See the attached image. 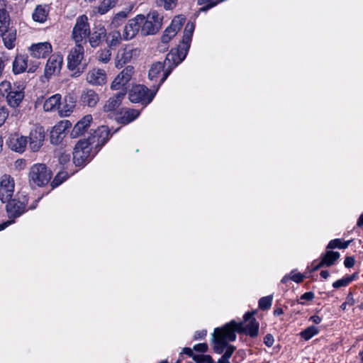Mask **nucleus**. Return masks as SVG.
<instances>
[{
  "instance_id": "nucleus-11",
  "label": "nucleus",
  "mask_w": 363,
  "mask_h": 363,
  "mask_svg": "<svg viewBox=\"0 0 363 363\" xmlns=\"http://www.w3.org/2000/svg\"><path fill=\"white\" fill-rule=\"evenodd\" d=\"M14 189V179L9 174L1 176L0 178V200L3 203L9 201L12 198Z\"/></svg>"
},
{
  "instance_id": "nucleus-25",
  "label": "nucleus",
  "mask_w": 363,
  "mask_h": 363,
  "mask_svg": "<svg viewBox=\"0 0 363 363\" xmlns=\"http://www.w3.org/2000/svg\"><path fill=\"white\" fill-rule=\"evenodd\" d=\"M92 116L90 114L84 116L72 128L70 135L72 138H76L82 135L89 127L92 121Z\"/></svg>"
},
{
  "instance_id": "nucleus-31",
  "label": "nucleus",
  "mask_w": 363,
  "mask_h": 363,
  "mask_svg": "<svg viewBox=\"0 0 363 363\" xmlns=\"http://www.w3.org/2000/svg\"><path fill=\"white\" fill-rule=\"evenodd\" d=\"M139 115L140 111L138 110L125 109L123 111V115L122 116L117 117L116 118L119 123L128 124L137 118Z\"/></svg>"
},
{
  "instance_id": "nucleus-1",
  "label": "nucleus",
  "mask_w": 363,
  "mask_h": 363,
  "mask_svg": "<svg viewBox=\"0 0 363 363\" xmlns=\"http://www.w3.org/2000/svg\"><path fill=\"white\" fill-rule=\"evenodd\" d=\"M255 311L247 312L244 315L243 322L231 320L223 328H217L213 334V350L218 354H222L226 342L236 339L235 332L245 333L252 337H256L259 331V323L255 318Z\"/></svg>"
},
{
  "instance_id": "nucleus-19",
  "label": "nucleus",
  "mask_w": 363,
  "mask_h": 363,
  "mask_svg": "<svg viewBox=\"0 0 363 363\" xmlns=\"http://www.w3.org/2000/svg\"><path fill=\"white\" fill-rule=\"evenodd\" d=\"M63 62V57L60 54H53L51 55L45 65V75L46 77H50L60 72Z\"/></svg>"
},
{
  "instance_id": "nucleus-52",
  "label": "nucleus",
  "mask_w": 363,
  "mask_h": 363,
  "mask_svg": "<svg viewBox=\"0 0 363 363\" xmlns=\"http://www.w3.org/2000/svg\"><path fill=\"white\" fill-rule=\"evenodd\" d=\"M355 264V259L354 257H346L344 261V265L347 268L352 267Z\"/></svg>"
},
{
  "instance_id": "nucleus-13",
  "label": "nucleus",
  "mask_w": 363,
  "mask_h": 363,
  "mask_svg": "<svg viewBox=\"0 0 363 363\" xmlns=\"http://www.w3.org/2000/svg\"><path fill=\"white\" fill-rule=\"evenodd\" d=\"M144 15L138 14L135 17L128 20L123 30V39L129 40L134 38L141 28Z\"/></svg>"
},
{
  "instance_id": "nucleus-28",
  "label": "nucleus",
  "mask_w": 363,
  "mask_h": 363,
  "mask_svg": "<svg viewBox=\"0 0 363 363\" xmlns=\"http://www.w3.org/2000/svg\"><path fill=\"white\" fill-rule=\"evenodd\" d=\"M49 11L48 5H38L33 12L32 18L34 21L43 23L46 21Z\"/></svg>"
},
{
  "instance_id": "nucleus-39",
  "label": "nucleus",
  "mask_w": 363,
  "mask_h": 363,
  "mask_svg": "<svg viewBox=\"0 0 363 363\" xmlns=\"http://www.w3.org/2000/svg\"><path fill=\"white\" fill-rule=\"evenodd\" d=\"M74 108V102L70 104L65 103L62 106H60L58 109L59 114L61 117H66L70 115Z\"/></svg>"
},
{
  "instance_id": "nucleus-4",
  "label": "nucleus",
  "mask_w": 363,
  "mask_h": 363,
  "mask_svg": "<svg viewBox=\"0 0 363 363\" xmlns=\"http://www.w3.org/2000/svg\"><path fill=\"white\" fill-rule=\"evenodd\" d=\"M156 92L155 88L150 90L144 85L137 84L132 87L129 94V99L133 103L140 102L146 105L152 101Z\"/></svg>"
},
{
  "instance_id": "nucleus-23",
  "label": "nucleus",
  "mask_w": 363,
  "mask_h": 363,
  "mask_svg": "<svg viewBox=\"0 0 363 363\" xmlns=\"http://www.w3.org/2000/svg\"><path fill=\"white\" fill-rule=\"evenodd\" d=\"M125 91H119L114 96L110 97L104 104L103 111L105 113H113L120 106L122 100L124 99Z\"/></svg>"
},
{
  "instance_id": "nucleus-42",
  "label": "nucleus",
  "mask_w": 363,
  "mask_h": 363,
  "mask_svg": "<svg viewBox=\"0 0 363 363\" xmlns=\"http://www.w3.org/2000/svg\"><path fill=\"white\" fill-rule=\"evenodd\" d=\"M273 296L272 295L262 297L259 301V308L262 310H268L272 303Z\"/></svg>"
},
{
  "instance_id": "nucleus-59",
  "label": "nucleus",
  "mask_w": 363,
  "mask_h": 363,
  "mask_svg": "<svg viewBox=\"0 0 363 363\" xmlns=\"http://www.w3.org/2000/svg\"><path fill=\"white\" fill-rule=\"evenodd\" d=\"M324 264L323 263L322 260H320V262H319L318 263H316V261H314L313 262V269H312V271H317L318 269H320V267H324Z\"/></svg>"
},
{
  "instance_id": "nucleus-7",
  "label": "nucleus",
  "mask_w": 363,
  "mask_h": 363,
  "mask_svg": "<svg viewBox=\"0 0 363 363\" xmlns=\"http://www.w3.org/2000/svg\"><path fill=\"white\" fill-rule=\"evenodd\" d=\"M164 67L166 66L163 63L157 62L151 65L149 70V79L155 82H158L157 85L154 86L155 91H157L160 85L166 80L170 74V70L167 69L164 70Z\"/></svg>"
},
{
  "instance_id": "nucleus-9",
  "label": "nucleus",
  "mask_w": 363,
  "mask_h": 363,
  "mask_svg": "<svg viewBox=\"0 0 363 363\" xmlns=\"http://www.w3.org/2000/svg\"><path fill=\"white\" fill-rule=\"evenodd\" d=\"M141 50L138 48L126 46L119 51L115 59V67L121 68L125 64L132 60H136L140 55Z\"/></svg>"
},
{
  "instance_id": "nucleus-14",
  "label": "nucleus",
  "mask_w": 363,
  "mask_h": 363,
  "mask_svg": "<svg viewBox=\"0 0 363 363\" xmlns=\"http://www.w3.org/2000/svg\"><path fill=\"white\" fill-rule=\"evenodd\" d=\"M184 23V18L182 16H177L172 21L171 24L165 29L161 37V46L164 47L162 50L166 48L167 44L177 35Z\"/></svg>"
},
{
  "instance_id": "nucleus-51",
  "label": "nucleus",
  "mask_w": 363,
  "mask_h": 363,
  "mask_svg": "<svg viewBox=\"0 0 363 363\" xmlns=\"http://www.w3.org/2000/svg\"><path fill=\"white\" fill-rule=\"evenodd\" d=\"M194 30V25L192 23H187L185 28L184 34L189 36H192L193 32Z\"/></svg>"
},
{
  "instance_id": "nucleus-47",
  "label": "nucleus",
  "mask_w": 363,
  "mask_h": 363,
  "mask_svg": "<svg viewBox=\"0 0 363 363\" xmlns=\"http://www.w3.org/2000/svg\"><path fill=\"white\" fill-rule=\"evenodd\" d=\"M9 116V110L5 106H0V127L5 123Z\"/></svg>"
},
{
  "instance_id": "nucleus-35",
  "label": "nucleus",
  "mask_w": 363,
  "mask_h": 363,
  "mask_svg": "<svg viewBox=\"0 0 363 363\" xmlns=\"http://www.w3.org/2000/svg\"><path fill=\"white\" fill-rule=\"evenodd\" d=\"M123 39V34L121 35L118 30H114L111 31L107 36V44L110 47L118 46Z\"/></svg>"
},
{
  "instance_id": "nucleus-22",
  "label": "nucleus",
  "mask_w": 363,
  "mask_h": 363,
  "mask_svg": "<svg viewBox=\"0 0 363 363\" xmlns=\"http://www.w3.org/2000/svg\"><path fill=\"white\" fill-rule=\"evenodd\" d=\"M31 56L35 58H44L52 52V45L48 42L38 43L29 48Z\"/></svg>"
},
{
  "instance_id": "nucleus-20",
  "label": "nucleus",
  "mask_w": 363,
  "mask_h": 363,
  "mask_svg": "<svg viewBox=\"0 0 363 363\" xmlns=\"http://www.w3.org/2000/svg\"><path fill=\"white\" fill-rule=\"evenodd\" d=\"M7 202L8 204L6 205V210L9 216L17 217L21 216L25 211L28 199L26 196H23L22 200H20L18 198L13 200L10 199Z\"/></svg>"
},
{
  "instance_id": "nucleus-60",
  "label": "nucleus",
  "mask_w": 363,
  "mask_h": 363,
  "mask_svg": "<svg viewBox=\"0 0 363 363\" xmlns=\"http://www.w3.org/2000/svg\"><path fill=\"white\" fill-rule=\"evenodd\" d=\"M6 0H0V13H8L6 10Z\"/></svg>"
},
{
  "instance_id": "nucleus-63",
  "label": "nucleus",
  "mask_w": 363,
  "mask_h": 363,
  "mask_svg": "<svg viewBox=\"0 0 363 363\" xmlns=\"http://www.w3.org/2000/svg\"><path fill=\"white\" fill-rule=\"evenodd\" d=\"M347 279L350 280V283L356 279L358 277V273H354L350 276H346Z\"/></svg>"
},
{
  "instance_id": "nucleus-61",
  "label": "nucleus",
  "mask_w": 363,
  "mask_h": 363,
  "mask_svg": "<svg viewBox=\"0 0 363 363\" xmlns=\"http://www.w3.org/2000/svg\"><path fill=\"white\" fill-rule=\"evenodd\" d=\"M310 320L315 324H318L321 322L322 318L318 315H313L310 318Z\"/></svg>"
},
{
  "instance_id": "nucleus-32",
  "label": "nucleus",
  "mask_w": 363,
  "mask_h": 363,
  "mask_svg": "<svg viewBox=\"0 0 363 363\" xmlns=\"http://www.w3.org/2000/svg\"><path fill=\"white\" fill-rule=\"evenodd\" d=\"M118 0H103L101 4L94 8V14L104 15L106 13L111 9L113 8Z\"/></svg>"
},
{
  "instance_id": "nucleus-8",
  "label": "nucleus",
  "mask_w": 363,
  "mask_h": 363,
  "mask_svg": "<svg viewBox=\"0 0 363 363\" xmlns=\"http://www.w3.org/2000/svg\"><path fill=\"white\" fill-rule=\"evenodd\" d=\"M28 139L30 150L33 152L38 151L45 140L44 128L38 124H30Z\"/></svg>"
},
{
  "instance_id": "nucleus-57",
  "label": "nucleus",
  "mask_w": 363,
  "mask_h": 363,
  "mask_svg": "<svg viewBox=\"0 0 363 363\" xmlns=\"http://www.w3.org/2000/svg\"><path fill=\"white\" fill-rule=\"evenodd\" d=\"M314 298V294L313 292H306L301 295V300H306V301H311Z\"/></svg>"
},
{
  "instance_id": "nucleus-36",
  "label": "nucleus",
  "mask_w": 363,
  "mask_h": 363,
  "mask_svg": "<svg viewBox=\"0 0 363 363\" xmlns=\"http://www.w3.org/2000/svg\"><path fill=\"white\" fill-rule=\"evenodd\" d=\"M229 342H226L225 347L223 349L224 354L223 355L218 359V363H230L229 359L231 357L234 350L235 347L231 345H228Z\"/></svg>"
},
{
  "instance_id": "nucleus-17",
  "label": "nucleus",
  "mask_w": 363,
  "mask_h": 363,
  "mask_svg": "<svg viewBox=\"0 0 363 363\" xmlns=\"http://www.w3.org/2000/svg\"><path fill=\"white\" fill-rule=\"evenodd\" d=\"M71 123L67 120L60 121L50 132V143L54 145L60 144L66 135V130L71 127Z\"/></svg>"
},
{
  "instance_id": "nucleus-56",
  "label": "nucleus",
  "mask_w": 363,
  "mask_h": 363,
  "mask_svg": "<svg viewBox=\"0 0 363 363\" xmlns=\"http://www.w3.org/2000/svg\"><path fill=\"white\" fill-rule=\"evenodd\" d=\"M191 37L189 36V35H183V39H182V43L185 45V48L184 50H188L189 47V43L191 42Z\"/></svg>"
},
{
  "instance_id": "nucleus-30",
  "label": "nucleus",
  "mask_w": 363,
  "mask_h": 363,
  "mask_svg": "<svg viewBox=\"0 0 363 363\" xmlns=\"http://www.w3.org/2000/svg\"><path fill=\"white\" fill-rule=\"evenodd\" d=\"M61 95L59 94H54L47 99L43 104V108L45 111H52L59 109L61 105Z\"/></svg>"
},
{
  "instance_id": "nucleus-50",
  "label": "nucleus",
  "mask_w": 363,
  "mask_h": 363,
  "mask_svg": "<svg viewBox=\"0 0 363 363\" xmlns=\"http://www.w3.org/2000/svg\"><path fill=\"white\" fill-rule=\"evenodd\" d=\"M208 345L205 342L199 343L194 346V350L199 352H205L208 350Z\"/></svg>"
},
{
  "instance_id": "nucleus-24",
  "label": "nucleus",
  "mask_w": 363,
  "mask_h": 363,
  "mask_svg": "<svg viewBox=\"0 0 363 363\" xmlns=\"http://www.w3.org/2000/svg\"><path fill=\"white\" fill-rule=\"evenodd\" d=\"M109 138V130L107 126L101 125L94 132V135L89 137L87 140L91 142L93 145L96 143V145H103Z\"/></svg>"
},
{
  "instance_id": "nucleus-29",
  "label": "nucleus",
  "mask_w": 363,
  "mask_h": 363,
  "mask_svg": "<svg viewBox=\"0 0 363 363\" xmlns=\"http://www.w3.org/2000/svg\"><path fill=\"white\" fill-rule=\"evenodd\" d=\"M106 30L104 26L99 27L89 35V43L92 48L98 47L102 39L106 36Z\"/></svg>"
},
{
  "instance_id": "nucleus-43",
  "label": "nucleus",
  "mask_w": 363,
  "mask_h": 363,
  "mask_svg": "<svg viewBox=\"0 0 363 363\" xmlns=\"http://www.w3.org/2000/svg\"><path fill=\"white\" fill-rule=\"evenodd\" d=\"M178 0H156L158 6H162L166 10H169L176 6Z\"/></svg>"
},
{
  "instance_id": "nucleus-16",
  "label": "nucleus",
  "mask_w": 363,
  "mask_h": 363,
  "mask_svg": "<svg viewBox=\"0 0 363 363\" xmlns=\"http://www.w3.org/2000/svg\"><path fill=\"white\" fill-rule=\"evenodd\" d=\"M25 86L23 84L14 83L13 89L6 96L7 104L11 108L19 106L25 96Z\"/></svg>"
},
{
  "instance_id": "nucleus-37",
  "label": "nucleus",
  "mask_w": 363,
  "mask_h": 363,
  "mask_svg": "<svg viewBox=\"0 0 363 363\" xmlns=\"http://www.w3.org/2000/svg\"><path fill=\"white\" fill-rule=\"evenodd\" d=\"M10 17L9 13H0V34L6 33L9 29Z\"/></svg>"
},
{
  "instance_id": "nucleus-38",
  "label": "nucleus",
  "mask_w": 363,
  "mask_h": 363,
  "mask_svg": "<svg viewBox=\"0 0 363 363\" xmlns=\"http://www.w3.org/2000/svg\"><path fill=\"white\" fill-rule=\"evenodd\" d=\"M350 242V240L342 242L340 239H334L329 242L328 245H327V249H346Z\"/></svg>"
},
{
  "instance_id": "nucleus-18",
  "label": "nucleus",
  "mask_w": 363,
  "mask_h": 363,
  "mask_svg": "<svg viewBox=\"0 0 363 363\" xmlns=\"http://www.w3.org/2000/svg\"><path fill=\"white\" fill-rule=\"evenodd\" d=\"M186 55V50H179V48L172 49L167 55L164 65L168 70L172 69L181 63Z\"/></svg>"
},
{
  "instance_id": "nucleus-27",
  "label": "nucleus",
  "mask_w": 363,
  "mask_h": 363,
  "mask_svg": "<svg viewBox=\"0 0 363 363\" xmlns=\"http://www.w3.org/2000/svg\"><path fill=\"white\" fill-rule=\"evenodd\" d=\"M27 143V137L18 135L11 136L8 142L10 148L18 152H24Z\"/></svg>"
},
{
  "instance_id": "nucleus-3",
  "label": "nucleus",
  "mask_w": 363,
  "mask_h": 363,
  "mask_svg": "<svg viewBox=\"0 0 363 363\" xmlns=\"http://www.w3.org/2000/svg\"><path fill=\"white\" fill-rule=\"evenodd\" d=\"M90 26L88 17L83 14L78 16L72 31V38L75 43H81L90 35Z\"/></svg>"
},
{
  "instance_id": "nucleus-64",
  "label": "nucleus",
  "mask_w": 363,
  "mask_h": 363,
  "mask_svg": "<svg viewBox=\"0 0 363 363\" xmlns=\"http://www.w3.org/2000/svg\"><path fill=\"white\" fill-rule=\"evenodd\" d=\"M320 274V277L325 279H327L330 275L329 272L327 270L321 271Z\"/></svg>"
},
{
  "instance_id": "nucleus-45",
  "label": "nucleus",
  "mask_w": 363,
  "mask_h": 363,
  "mask_svg": "<svg viewBox=\"0 0 363 363\" xmlns=\"http://www.w3.org/2000/svg\"><path fill=\"white\" fill-rule=\"evenodd\" d=\"M111 56V52L110 50L108 49H104L99 52L98 60L103 62V63H107L110 61Z\"/></svg>"
},
{
  "instance_id": "nucleus-62",
  "label": "nucleus",
  "mask_w": 363,
  "mask_h": 363,
  "mask_svg": "<svg viewBox=\"0 0 363 363\" xmlns=\"http://www.w3.org/2000/svg\"><path fill=\"white\" fill-rule=\"evenodd\" d=\"M184 352L185 354H188L189 356L193 358V355L195 354L194 353L193 350L190 348H184Z\"/></svg>"
},
{
  "instance_id": "nucleus-2",
  "label": "nucleus",
  "mask_w": 363,
  "mask_h": 363,
  "mask_svg": "<svg viewBox=\"0 0 363 363\" xmlns=\"http://www.w3.org/2000/svg\"><path fill=\"white\" fill-rule=\"evenodd\" d=\"M51 178L52 172L44 164H35L30 169L28 182L31 186H44Z\"/></svg>"
},
{
  "instance_id": "nucleus-49",
  "label": "nucleus",
  "mask_w": 363,
  "mask_h": 363,
  "mask_svg": "<svg viewBox=\"0 0 363 363\" xmlns=\"http://www.w3.org/2000/svg\"><path fill=\"white\" fill-rule=\"evenodd\" d=\"M289 277H290L291 280H292L296 283H300L303 279V276L301 273L296 272L295 271H292L291 272Z\"/></svg>"
},
{
  "instance_id": "nucleus-54",
  "label": "nucleus",
  "mask_w": 363,
  "mask_h": 363,
  "mask_svg": "<svg viewBox=\"0 0 363 363\" xmlns=\"http://www.w3.org/2000/svg\"><path fill=\"white\" fill-rule=\"evenodd\" d=\"M69 159H70L69 154L62 153L59 156V162L62 164H65L67 162H68L69 161Z\"/></svg>"
},
{
  "instance_id": "nucleus-10",
  "label": "nucleus",
  "mask_w": 363,
  "mask_h": 363,
  "mask_svg": "<svg viewBox=\"0 0 363 363\" xmlns=\"http://www.w3.org/2000/svg\"><path fill=\"white\" fill-rule=\"evenodd\" d=\"M135 73V69L131 65L126 66L113 79L111 84L112 90H124L125 86L130 81Z\"/></svg>"
},
{
  "instance_id": "nucleus-6",
  "label": "nucleus",
  "mask_w": 363,
  "mask_h": 363,
  "mask_svg": "<svg viewBox=\"0 0 363 363\" xmlns=\"http://www.w3.org/2000/svg\"><path fill=\"white\" fill-rule=\"evenodd\" d=\"M92 149L91 142L80 140L75 145L73 152V161L76 166L83 165L88 160Z\"/></svg>"
},
{
  "instance_id": "nucleus-5",
  "label": "nucleus",
  "mask_w": 363,
  "mask_h": 363,
  "mask_svg": "<svg viewBox=\"0 0 363 363\" xmlns=\"http://www.w3.org/2000/svg\"><path fill=\"white\" fill-rule=\"evenodd\" d=\"M162 18L156 11L150 12L144 16L140 32L143 35H154L161 28Z\"/></svg>"
},
{
  "instance_id": "nucleus-26",
  "label": "nucleus",
  "mask_w": 363,
  "mask_h": 363,
  "mask_svg": "<svg viewBox=\"0 0 363 363\" xmlns=\"http://www.w3.org/2000/svg\"><path fill=\"white\" fill-rule=\"evenodd\" d=\"M80 100L83 105L94 107L99 101V96L95 91L86 89L82 91Z\"/></svg>"
},
{
  "instance_id": "nucleus-40",
  "label": "nucleus",
  "mask_w": 363,
  "mask_h": 363,
  "mask_svg": "<svg viewBox=\"0 0 363 363\" xmlns=\"http://www.w3.org/2000/svg\"><path fill=\"white\" fill-rule=\"evenodd\" d=\"M318 329L315 326H310L302 331L300 335L305 340H308L318 333Z\"/></svg>"
},
{
  "instance_id": "nucleus-41",
  "label": "nucleus",
  "mask_w": 363,
  "mask_h": 363,
  "mask_svg": "<svg viewBox=\"0 0 363 363\" xmlns=\"http://www.w3.org/2000/svg\"><path fill=\"white\" fill-rule=\"evenodd\" d=\"M127 11H120L117 13L113 18L111 25H113L114 27H118L127 18Z\"/></svg>"
},
{
  "instance_id": "nucleus-33",
  "label": "nucleus",
  "mask_w": 363,
  "mask_h": 363,
  "mask_svg": "<svg viewBox=\"0 0 363 363\" xmlns=\"http://www.w3.org/2000/svg\"><path fill=\"white\" fill-rule=\"evenodd\" d=\"M340 254L338 252L326 251L321 255V260L325 266L330 267L340 258Z\"/></svg>"
},
{
  "instance_id": "nucleus-44",
  "label": "nucleus",
  "mask_w": 363,
  "mask_h": 363,
  "mask_svg": "<svg viewBox=\"0 0 363 363\" xmlns=\"http://www.w3.org/2000/svg\"><path fill=\"white\" fill-rule=\"evenodd\" d=\"M193 359L196 363H215L210 355L199 354L193 355Z\"/></svg>"
},
{
  "instance_id": "nucleus-53",
  "label": "nucleus",
  "mask_w": 363,
  "mask_h": 363,
  "mask_svg": "<svg viewBox=\"0 0 363 363\" xmlns=\"http://www.w3.org/2000/svg\"><path fill=\"white\" fill-rule=\"evenodd\" d=\"M274 337L271 334H267L264 338V342L268 347L272 346L274 344Z\"/></svg>"
},
{
  "instance_id": "nucleus-55",
  "label": "nucleus",
  "mask_w": 363,
  "mask_h": 363,
  "mask_svg": "<svg viewBox=\"0 0 363 363\" xmlns=\"http://www.w3.org/2000/svg\"><path fill=\"white\" fill-rule=\"evenodd\" d=\"M26 166V161L24 160H17L14 162V167L16 169H23L25 168Z\"/></svg>"
},
{
  "instance_id": "nucleus-15",
  "label": "nucleus",
  "mask_w": 363,
  "mask_h": 363,
  "mask_svg": "<svg viewBox=\"0 0 363 363\" xmlns=\"http://www.w3.org/2000/svg\"><path fill=\"white\" fill-rule=\"evenodd\" d=\"M84 57V48L81 43H76L67 55V67L70 70L78 69Z\"/></svg>"
},
{
  "instance_id": "nucleus-34",
  "label": "nucleus",
  "mask_w": 363,
  "mask_h": 363,
  "mask_svg": "<svg viewBox=\"0 0 363 363\" xmlns=\"http://www.w3.org/2000/svg\"><path fill=\"white\" fill-rule=\"evenodd\" d=\"M3 38V40L5 46L11 50L15 46V41L16 37V33L15 30L9 29L6 33L1 34Z\"/></svg>"
},
{
  "instance_id": "nucleus-21",
  "label": "nucleus",
  "mask_w": 363,
  "mask_h": 363,
  "mask_svg": "<svg viewBox=\"0 0 363 363\" xmlns=\"http://www.w3.org/2000/svg\"><path fill=\"white\" fill-rule=\"evenodd\" d=\"M86 79L91 85H103L106 82V73L102 69L94 68L87 72Z\"/></svg>"
},
{
  "instance_id": "nucleus-12",
  "label": "nucleus",
  "mask_w": 363,
  "mask_h": 363,
  "mask_svg": "<svg viewBox=\"0 0 363 363\" xmlns=\"http://www.w3.org/2000/svg\"><path fill=\"white\" fill-rule=\"evenodd\" d=\"M36 64L28 65V57L24 55H17L12 63V72L14 74H19L25 72H34L38 68Z\"/></svg>"
},
{
  "instance_id": "nucleus-48",
  "label": "nucleus",
  "mask_w": 363,
  "mask_h": 363,
  "mask_svg": "<svg viewBox=\"0 0 363 363\" xmlns=\"http://www.w3.org/2000/svg\"><path fill=\"white\" fill-rule=\"evenodd\" d=\"M350 284V280L347 279V277L338 279L333 282V286L335 289H338L342 286H346Z\"/></svg>"
},
{
  "instance_id": "nucleus-46",
  "label": "nucleus",
  "mask_w": 363,
  "mask_h": 363,
  "mask_svg": "<svg viewBox=\"0 0 363 363\" xmlns=\"http://www.w3.org/2000/svg\"><path fill=\"white\" fill-rule=\"evenodd\" d=\"M13 89V85L9 81H3L0 83V93L2 95H7Z\"/></svg>"
},
{
  "instance_id": "nucleus-58",
  "label": "nucleus",
  "mask_w": 363,
  "mask_h": 363,
  "mask_svg": "<svg viewBox=\"0 0 363 363\" xmlns=\"http://www.w3.org/2000/svg\"><path fill=\"white\" fill-rule=\"evenodd\" d=\"M206 330L196 331L194 334V339H203L206 335Z\"/></svg>"
}]
</instances>
